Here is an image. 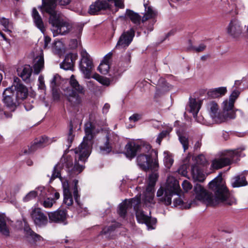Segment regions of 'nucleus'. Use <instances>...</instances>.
<instances>
[{
  "mask_svg": "<svg viewBox=\"0 0 248 248\" xmlns=\"http://www.w3.org/2000/svg\"><path fill=\"white\" fill-rule=\"evenodd\" d=\"M139 148V144L134 141H130L125 146L124 154L127 158L132 159L136 156Z\"/></svg>",
  "mask_w": 248,
  "mask_h": 248,
  "instance_id": "17",
  "label": "nucleus"
},
{
  "mask_svg": "<svg viewBox=\"0 0 248 248\" xmlns=\"http://www.w3.org/2000/svg\"><path fill=\"white\" fill-rule=\"evenodd\" d=\"M33 68L34 73L38 74L44 67V60L43 55H40L36 57L33 60Z\"/></svg>",
  "mask_w": 248,
  "mask_h": 248,
  "instance_id": "32",
  "label": "nucleus"
},
{
  "mask_svg": "<svg viewBox=\"0 0 248 248\" xmlns=\"http://www.w3.org/2000/svg\"><path fill=\"white\" fill-rule=\"evenodd\" d=\"M177 134L179 137V141L182 144L184 150L185 152L188 149L189 147L188 138L187 136L181 134L180 133H178Z\"/></svg>",
  "mask_w": 248,
  "mask_h": 248,
  "instance_id": "43",
  "label": "nucleus"
},
{
  "mask_svg": "<svg viewBox=\"0 0 248 248\" xmlns=\"http://www.w3.org/2000/svg\"><path fill=\"white\" fill-rule=\"evenodd\" d=\"M205 48H206V46L203 44H201L197 46H193L192 47V50H193L196 52H202L203 50H204L205 49Z\"/></svg>",
  "mask_w": 248,
  "mask_h": 248,
  "instance_id": "57",
  "label": "nucleus"
},
{
  "mask_svg": "<svg viewBox=\"0 0 248 248\" xmlns=\"http://www.w3.org/2000/svg\"><path fill=\"white\" fill-rule=\"evenodd\" d=\"M141 119V115L139 114H134L129 117V120L134 122H137Z\"/></svg>",
  "mask_w": 248,
  "mask_h": 248,
  "instance_id": "61",
  "label": "nucleus"
},
{
  "mask_svg": "<svg viewBox=\"0 0 248 248\" xmlns=\"http://www.w3.org/2000/svg\"><path fill=\"white\" fill-rule=\"evenodd\" d=\"M164 164L166 168L170 169L173 163V159L171 155L168 153H164Z\"/></svg>",
  "mask_w": 248,
  "mask_h": 248,
  "instance_id": "46",
  "label": "nucleus"
},
{
  "mask_svg": "<svg viewBox=\"0 0 248 248\" xmlns=\"http://www.w3.org/2000/svg\"><path fill=\"white\" fill-rule=\"evenodd\" d=\"M135 35V31L131 29L124 32L119 37L115 48L121 49L127 47L131 43Z\"/></svg>",
  "mask_w": 248,
  "mask_h": 248,
  "instance_id": "13",
  "label": "nucleus"
},
{
  "mask_svg": "<svg viewBox=\"0 0 248 248\" xmlns=\"http://www.w3.org/2000/svg\"><path fill=\"white\" fill-rule=\"evenodd\" d=\"M81 60L79 67L81 71L84 74L86 78H90L91 73L93 68L92 59L89 54L85 50H82L80 53Z\"/></svg>",
  "mask_w": 248,
  "mask_h": 248,
  "instance_id": "11",
  "label": "nucleus"
},
{
  "mask_svg": "<svg viewBox=\"0 0 248 248\" xmlns=\"http://www.w3.org/2000/svg\"><path fill=\"white\" fill-rule=\"evenodd\" d=\"M42 0V5L38 7V8L40 9L41 12V7L43 6L44 2L46 3V2H48V1H51V2H53L55 4L54 11L57 14H58V13L55 10V7H56V4H58L60 5L64 6V5H66L68 4L71 1V0Z\"/></svg>",
  "mask_w": 248,
  "mask_h": 248,
  "instance_id": "41",
  "label": "nucleus"
},
{
  "mask_svg": "<svg viewBox=\"0 0 248 248\" xmlns=\"http://www.w3.org/2000/svg\"><path fill=\"white\" fill-rule=\"evenodd\" d=\"M191 173L194 180L202 182L205 179V175L201 168L197 164L191 166Z\"/></svg>",
  "mask_w": 248,
  "mask_h": 248,
  "instance_id": "27",
  "label": "nucleus"
},
{
  "mask_svg": "<svg viewBox=\"0 0 248 248\" xmlns=\"http://www.w3.org/2000/svg\"><path fill=\"white\" fill-rule=\"evenodd\" d=\"M119 226V224L117 223H115L110 226L105 227L102 230V233L107 234L108 233H110L113 231H114L115 228L118 227Z\"/></svg>",
  "mask_w": 248,
  "mask_h": 248,
  "instance_id": "50",
  "label": "nucleus"
},
{
  "mask_svg": "<svg viewBox=\"0 0 248 248\" xmlns=\"http://www.w3.org/2000/svg\"><path fill=\"white\" fill-rule=\"evenodd\" d=\"M25 231L28 240L32 246H36L37 245V242L43 240L42 237L33 232L30 228H25Z\"/></svg>",
  "mask_w": 248,
  "mask_h": 248,
  "instance_id": "21",
  "label": "nucleus"
},
{
  "mask_svg": "<svg viewBox=\"0 0 248 248\" xmlns=\"http://www.w3.org/2000/svg\"><path fill=\"white\" fill-rule=\"evenodd\" d=\"M180 187L179 182L173 177H169L167 180L165 190L162 187L160 188L157 192L156 195L159 202H162L166 205H170L171 203V197L173 195L179 196ZM193 203H185L178 196L174 199L173 204L175 207L181 209H189Z\"/></svg>",
  "mask_w": 248,
  "mask_h": 248,
  "instance_id": "4",
  "label": "nucleus"
},
{
  "mask_svg": "<svg viewBox=\"0 0 248 248\" xmlns=\"http://www.w3.org/2000/svg\"><path fill=\"white\" fill-rule=\"evenodd\" d=\"M137 163L139 167L145 171L149 170H157L159 168L158 161L153 160L150 154H140L137 157Z\"/></svg>",
  "mask_w": 248,
  "mask_h": 248,
  "instance_id": "10",
  "label": "nucleus"
},
{
  "mask_svg": "<svg viewBox=\"0 0 248 248\" xmlns=\"http://www.w3.org/2000/svg\"><path fill=\"white\" fill-rule=\"evenodd\" d=\"M231 185L233 187H238L246 186L248 185L245 176L240 174L233 177L231 181Z\"/></svg>",
  "mask_w": 248,
  "mask_h": 248,
  "instance_id": "33",
  "label": "nucleus"
},
{
  "mask_svg": "<svg viewBox=\"0 0 248 248\" xmlns=\"http://www.w3.org/2000/svg\"><path fill=\"white\" fill-rule=\"evenodd\" d=\"M159 82L160 85L157 90V92L164 93L171 89V86L164 79H160Z\"/></svg>",
  "mask_w": 248,
  "mask_h": 248,
  "instance_id": "42",
  "label": "nucleus"
},
{
  "mask_svg": "<svg viewBox=\"0 0 248 248\" xmlns=\"http://www.w3.org/2000/svg\"><path fill=\"white\" fill-rule=\"evenodd\" d=\"M139 152H141V154H150L151 155L153 150L151 149V146L149 144L143 143L140 145Z\"/></svg>",
  "mask_w": 248,
  "mask_h": 248,
  "instance_id": "44",
  "label": "nucleus"
},
{
  "mask_svg": "<svg viewBox=\"0 0 248 248\" xmlns=\"http://www.w3.org/2000/svg\"><path fill=\"white\" fill-rule=\"evenodd\" d=\"M70 84L71 88H67L64 91V94L68 101L73 106H77L81 102V99L77 93L84 94L85 91L81 85H80L76 79L74 75H72L70 78Z\"/></svg>",
  "mask_w": 248,
  "mask_h": 248,
  "instance_id": "7",
  "label": "nucleus"
},
{
  "mask_svg": "<svg viewBox=\"0 0 248 248\" xmlns=\"http://www.w3.org/2000/svg\"><path fill=\"white\" fill-rule=\"evenodd\" d=\"M226 30L229 36L236 38L238 37L242 32L243 27L238 20L233 19L230 21Z\"/></svg>",
  "mask_w": 248,
  "mask_h": 248,
  "instance_id": "15",
  "label": "nucleus"
},
{
  "mask_svg": "<svg viewBox=\"0 0 248 248\" xmlns=\"http://www.w3.org/2000/svg\"><path fill=\"white\" fill-rule=\"evenodd\" d=\"M129 202V206L132 208L133 206L134 209L136 212L138 210H140L141 205L140 196H136L133 198L127 200Z\"/></svg>",
  "mask_w": 248,
  "mask_h": 248,
  "instance_id": "38",
  "label": "nucleus"
},
{
  "mask_svg": "<svg viewBox=\"0 0 248 248\" xmlns=\"http://www.w3.org/2000/svg\"><path fill=\"white\" fill-rule=\"evenodd\" d=\"M78 55L76 53L67 54L61 64V67L65 70H69L73 67L75 61L77 59Z\"/></svg>",
  "mask_w": 248,
  "mask_h": 248,
  "instance_id": "20",
  "label": "nucleus"
},
{
  "mask_svg": "<svg viewBox=\"0 0 248 248\" xmlns=\"http://www.w3.org/2000/svg\"><path fill=\"white\" fill-rule=\"evenodd\" d=\"M136 216L139 222L145 223L148 227L155 224L156 221V219L152 218L150 216L145 215L141 209L136 212Z\"/></svg>",
  "mask_w": 248,
  "mask_h": 248,
  "instance_id": "19",
  "label": "nucleus"
},
{
  "mask_svg": "<svg viewBox=\"0 0 248 248\" xmlns=\"http://www.w3.org/2000/svg\"><path fill=\"white\" fill-rule=\"evenodd\" d=\"M112 53H108L106 55L103 59L102 62L100 64L98 67V70L102 74H107L110 68L109 65V61L112 57Z\"/></svg>",
  "mask_w": 248,
  "mask_h": 248,
  "instance_id": "29",
  "label": "nucleus"
},
{
  "mask_svg": "<svg viewBox=\"0 0 248 248\" xmlns=\"http://www.w3.org/2000/svg\"><path fill=\"white\" fill-rule=\"evenodd\" d=\"M202 140H197L194 144V148L195 150H197L200 148L202 146Z\"/></svg>",
  "mask_w": 248,
  "mask_h": 248,
  "instance_id": "63",
  "label": "nucleus"
},
{
  "mask_svg": "<svg viewBox=\"0 0 248 248\" xmlns=\"http://www.w3.org/2000/svg\"><path fill=\"white\" fill-rule=\"evenodd\" d=\"M37 196V193L36 191H31L24 197L23 201L25 202H29L35 199Z\"/></svg>",
  "mask_w": 248,
  "mask_h": 248,
  "instance_id": "49",
  "label": "nucleus"
},
{
  "mask_svg": "<svg viewBox=\"0 0 248 248\" xmlns=\"http://www.w3.org/2000/svg\"><path fill=\"white\" fill-rule=\"evenodd\" d=\"M124 61V65L123 66L122 62H120L118 65L115 66L112 71V76L114 78H117L120 76L128 67V63L130 62L131 55L129 52L126 53L125 55L123 58Z\"/></svg>",
  "mask_w": 248,
  "mask_h": 248,
  "instance_id": "16",
  "label": "nucleus"
},
{
  "mask_svg": "<svg viewBox=\"0 0 248 248\" xmlns=\"http://www.w3.org/2000/svg\"><path fill=\"white\" fill-rule=\"evenodd\" d=\"M85 136L83 142L78 148L75 149L76 154L74 163L73 158L69 155L63 156L61 159L63 167H65L70 176L74 177L80 173L84 169V163L90 154L92 140L95 134L99 132L91 122L85 124Z\"/></svg>",
  "mask_w": 248,
  "mask_h": 248,
  "instance_id": "1",
  "label": "nucleus"
},
{
  "mask_svg": "<svg viewBox=\"0 0 248 248\" xmlns=\"http://www.w3.org/2000/svg\"><path fill=\"white\" fill-rule=\"evenodd\" d=\"M207 111L213 120L217 123H220L225 121V117L220 114L217 104L213 101H210L206 104Z\"/></svg>",
  "mask_w": 248,
  "mask_h": 248,
  "instance_id": "12",
  "label": "nucleus"
},
{
  "mask_svg": "<svg viewBox=\"0 0 248 248\" xmlns=\"http://www.w3.org/2000/svg\"><path fill=\"white\" fill-rule=\"evenodd\" d=\"M156 171L152 170V173L149 176L148 185L146 187L147 190H154V186L158 177Z\"/></svg>",
  "mask_w": 248,
  "mask_h": 248,
  "instance_id": "37",
  "label": "nucleus"
},
{
  "mask_svg": "<svg viewBox=\"0 0 248 248\" xmlns=\"http://www.w3.org/2000/svg\"><path fill=\"white\" fill-rule=\"evenodd\" d=\"M59 79L60 77L58 75L56 74L53 76L52 80H51L50 86L51 88H55L57 87Z\"/></svg>",
  "mask_w": 248,
  "mask_h": 248,
  "instance_id": "55",
  "label": "nucleus"
},
{
  "mask_svg": "<svg viewBox=\"0 0 248 248\" xmlns=\"http://www.w3.org/2000/svg\"><path fill=\"white\" fill-rule=\"evenodd\" d=\"M8 219L4 214H0V233L6 237L10 235V231L7 225Z\"/></svg>",
  "mask_w": 248,
  "mask_h": 248,
  "instance_id": "23",
  "label": "nucleus"
},
{
  "mask_svg": "<svg viewBox=\"0 0 248 248\" xmlns=\"http://www.w3.org/2000/svg\"><path fill=\"white\" fill-rule=\"evenodd\" d=\"M154 197V190H147L146 189L142 200L143 206H145L147 207H153L155 204Z\"/></svg>",
  "mask_w": 248,
  "mask_h": 248,
  "instance_id": "24",
  "label": "nucleus"
},
{
  "mask_svg": "<svg viewBox=\"0 0 248 248\" xmlns=\"http://www.w3.org/2000/svg\"><path fill=\"white\" fill-rule=\"evenodd\" d=\"M110 108V105L108 104H105L103 108V113H107Z\"/></svg>",
  "mask_w": 248,
  "mask_h": 248,
  "instance_id": "64",
  "label": "nucleus"
},
{
  "mask_svg": "<svg viewBox=\"0 0 248 248\" xmlns=\"http://www.w3.org/2000/svg\"><path fill=\"white\" fill-rule=\"evenodd\" d=\"M124 4L122 0H98L92 3L89 7L90 15H98L102 11L109 10L116 12L118 9H124Z\"/></svg>",
  "mask_w": 248,
  "mask_h": 248,
  "instance_id": "6",
  "label": "nucleus"
},
{
  "mask_svg": "<svg viewBox=\"0 0 248 248\" xmlns=\"http://www.w3.org/2000/svg\"><path fill=\"white\" fill-rule=\"evenodd\" d=\"M53 141V140L48 138L46 136H42L41 138L36 139L34 142L31 146L29 150L30 152H33L38 149L43 148Z\"/></svg>",
  "mask_w": 248,
  "mask_h": 248,
  "instance_id": "18",
  "label": "nucleus"
},
{
  "mask_svg": "<svg viewBox=\"0 0 248 248\" xmlns=\"http://www.w3.org/2000/svg\"><path fill=\"white\" fill-rule=\"evenodd\" d=\"M32 16L33 18L34 23L35 26L43 32L45 31L44 24L38 11L35 8H33Z\"/></svg>",
  "mask_w": 248,
  "mask_h": 248,
  "instance_id": "30",
  "label": "nucleus"
},
{
  "mask_svg": "<svg viewBox=\"0 0 248 248\" xmlns=\"http://www.w3.org/2000/svg\"><path fill=\"white\" fill-rule=\"evenodd\" d=\"M189 111L192 113L193 117H195L200 109V105L199 102H198L195 99L191 98L189 99Z\"/></svg>",
  "mask_w": 248,
  "mask_h": 248,
  "instance_id": "36",
  "label": "nucleus"
},
{
  "mask_svg": "<svg viewBox=\"0 0 248 248\" xmlns=\"http://www.w3.org/2000/svg\"><path fill=\"white\" fill-rule=\"evenodd\" d=\"M75 186L74 187V191H73V195L75 199V200L76 202L77 203L78 205L80 207L82 208V204L79 202V195L78 193V181L77 180H75L74 181Z\"/></svg>",
  "mask_w": 248,
  "mask_h": 248,
  "instance_id": "48",
  "label": "nucleus"
},
{
  "mask_svg": "<svg viewBox=\"0 0 248 248\" xmlns=\"http://www.w3.org/2000/svg\"><path fill=\"white\" fill-rule=\"evenodd\" d=\"M38 88L40 90L45 91L46 89V86L45 84V81L44 77L42 76H40L38 78Z\"/></svg>",
  "mask_w": 248,
  "mask_h": 248,
  "instance_id": "56",
  "label": "nucleus"
},
{
  "mask_svg": "<svg viewBox=\"0 0 248 248\" xmlns=\"http://www.w3.org/2000/svg\"><path fill=\"white\" fill-rule=\"evenodd\" d=\"M230 100H226L223 102V117L226 119H234L235 118V113L233 110V106L230 107Z\"/></svg>",
  "mask_w": 248,
  "mask_h": 248,
  "instance_id": "26",
  "label": "nucleus"
},
{
  "mask_svg": "<svg viewBox=\"0 0 248 248\" xmlns=\"http://www.w3.org/2000/svg\"><path fill=\"white\" fill-rule=\"evenodd\" d=\"M239 94V92L237 91H234L232 92V93L230 96L229 99V100H230V103H229L230 107L234 106V103L235 100L236 99V98L238 97Z\"/></svg>",
  "mask_w": 248,
  "mask_h": 248,
  "instance_id": "51",
  "label": "nucleus"
},
{
  "mask_svg": "<svg viewBox=\"0 0 248 248\" xmlns=\"http://www.w3.org/2000/svg\"><path fill=\"white\" fill-rule=\"evenodd\" d=\"M67 213L63 210H57L56 211L48 214V217L52 222H61L65 220L66 217Z\"/></svg>",
  "mask_w": 248,
  "mask_h": 248,
  "instance_id": "22",
  "label": "nucleus"
},
{
  "mask_svg": "<svg viewBox=\"0 0 248 248\" xmlns=\"http://www.w3.org/2000/svg\"><path fill=\"white\" fill-rule=\"evenodd\" d=\"M196 164L197 165H204L206 164L207 160L204 155H198L195 158Z\"/></svg>",
  "mask_w": 248,
  "mask_h": 248,
  "instance_id": "52",
  "label": "nucleus"
},
{
  "mask_svg": "<svg viewBox=\"0 0 248 248\" xmlns=\"http://www.w3.org/2000/svg\"><path fill=\"white\" fill-rule=\"evenodd\" d=\"M54 203H55V200L52 198H48L43 201L42 204L45 208H50Z\"/></svg>",
  "mask_w": 248,
  "mask_h": 248,
  "instance_id": "53",
  "label": "nucleus"
},
{
  "mask_svg": "<svg viewBox=\"0 0 248 248\" xmlns=\"http://www.w3.org/2000/svg\"><path fill=\"white\" fill-rule=\"evenodd\" d=\"M126 16L131 20V21L136 24L139 25L141 21V16L132 10L127 9L126 10Z\"/></svg>",
  "mask_w": 248,
  "mask_h": 248,
  "instance_id": "35",
  "label": "nucleus"
},
{
  "mask_svg": "<svg viewBox=\"0 0 248 248\" xmlns=\"http://www.w3.org/2000/svg\"><path fill=\"white\" fill-rule=\"evenodd\" d=\"M55 4L53 2H43L41 7V13H45L49 15V23L51 25V30L54 36L58 35H64L69 32L75 36L79 37L83 30L82 24L72 25L68 22L63 20L60 14L54 11Z\"/></svg>",
  "mask_w": 248,
  "mask_h": 248,
  "instance_id": "3",
  "label": "nucleus"
},
{
  "mask_svg": "<svg viewBox=\"0 0 248 248\" xmlns=\"http://www.w3.org/2000/svg\"><path fill=\"white\" fill-rule=\"evenodd\" d=\"M103 144L100 146V153L103 155L107 154L112 150V145L118 140L117 134L110 130L104 132Z\"/></svg>",
  "mask_w": 248,
  "mask_h": 248,
  "instance_id": "9",
  "label": "nucleus"
},
{
  "mask_svg": "<svg viewBox=\"0 0 248 248\" xmlns=\"http://www.w3.org/2000/svg\"><path fill=\"white\" fill-rule=\"evenodd\" d=\"M227 93V89L224 87L211 89L207 93V95L211 98H217L224 95Z\"/></svg>",
  "mask_w": 248,
  "mask_h": 248,
  "instance_id": "34",
  "label": "nucleus"
},
{
  "mask_svg": "<svg viewBox=\"0 0 248 248\" xmlns=\"http://www.w3.org/2000/svg\"><path fill=\"white\" fill-rule=\"evenodd\" d=\"M28 94V89L18 78H15L13 85L6 88L3 93V101L11 110H14Z\"/></svg>",
  "mask_w": 248,
  "mask_h": 248,
  "instance_id": "5",
  "label": "nucleus"
},
{
  "mask_svg": "<svg viewBox=\"0 0 248 248\" xmlns=\"http://www.w3.org/2000/svg\"><path fill=\"white\" fill-rule=\"evenodd\" d=\"M53 97L54 100H58L60 99V93L56 88H52Z\"/></svg>",
  "mask_w": 248,
  "mask_h": 248,
  "instance_id": "60",
  "label": "nucleus"
},
{
  "mask_svg": "<svg viewBox=\"0 0 248 248\" xmlns=\"http://www.w3.org/2000/svg\"><path fill=\"white\" fill-rule=\"evenodd\" d=\"M32 71V68L30 65H25L22 68L17 70L18 75L25 81L29 80Z\"/></svg>",
  "mask_w": 248,
  "mask_h": 248,
  "instance_id": "28",
  "label": "nucleus"
},
{
  "mask_svg": "<svg viewBox=\"0 0 248 248\" xmlns=\"http://www.w3.org/2000/svg\"><path fill=\"white\" fill-rule=\"evenodd\" d=\"M62 188L64 197L63 202L68 206H71L73 203V200L67 181L62 182Z\"/></svg>",
  "mask_w": 248,
  "mask_h": 248,
  "instance_id": "25",
  "label": "nucleus"
},
{
  "mask_svg": "<svg viewBox=\"0 0 248 248\" xmlns=\"http://www.w3.org/2000/svg\"><path fill=\"white\" fill-rule=\"evenodd\" d=\"M30 215L32 220L36 225L42 227L47 224V217L40 208L33 209Z\"/></svg>",
  "mask_w": 248,
  "mask_h": 248,
  "instance_id": "14",
  "label": "nucleus"
},
{
  "mask_svg": "<svg viewBox=\"0 0 248 248\" xmlns=\"http://www.w3.org/2000/svg\"><path fill=\"white\" fill-rule=\"evenodd\" d=\"M59 165H56L53 169V172L50 178V181L54 180L56 178H59L62 183L65 182L66 180L63 181L61 177L60 170L58 168Z\"/></svg>",
  "mask_w": 248,
  "mask_h": 248,
  "instance_id": "47",
  "label": "nucleus"
},
{
  "mask_svg": "<svg viewBox=\"0 0 248 248\" xmlns=\"http://www.w3.org/2000/svg\"><path fill=\"white\" fill-rule=\"evenodd\" d=\"M129 208H131L129 206V202H127V200H125L119 205L118 213L120 216L124 217L126 214L127 210Z\"/></svg>",
  "mask_w": 248,
  "mask_h": 248,
  "instance_id": "39",
  "label": "nucleus"
},
{
  "mask_svg": "<svg viewBox=\"0 0 248 248\" xmlns=\"http://www.w3.org/2000/svg\"><path fill=\"white\" fill-rule=\"evenodd\" d=\"M168 132L167 131H162L158 136V137L156 139V142L158 144H160L161 140L166 136L167 135Z\"/></svg>",
  "mask_w": 248,
  "mask_h": 248,
  "instance_id": "59",
  "label": "nucleus"
},
{
  "mask_svg": "<svg viewBox=\"0 0 248 248\" xmlns=\"http://www.w3.org/2000/svg\"><path fill=\"white\" fill-rule=\"evenodd\" d=\"M0 24H1L3 28V30L5 32L10 33L12 31V24L9 22V20L7 18L4 17L0 18Z\"/></svg>",
  "mask_w": 248,
  "mask_h": 248,
  "instance_id": "40",
  "label": "nucleus"
},
{
  "mask_svg": "<svg viewBox=\"0 0 248 248\" xmlns=\"http://www.w3.org/2000/svg\"><path fill=\"white\" fill-rule=\"evenodd\" d=\"M62 46V44L61 41H56L55 42V47L58 50L61 51Z\"/></svg>",
  "mask_w": 248,
  "mask_h": 248,
  "instance_id": "62",
  "label": "nucleus"
},
{
  "mask_svg": "<svg viewBox=\"0 0 248 248\" xmlns=\"http://www.w3.org/2000/svg\"><path fill=\"white\" fill-rule=\"evenodd\" d=\"M209 188L214 192V196L209 193L200 184L194 186L195 198L207 205L215 206L220 203L232 205L234 201L230 199L228 189L223 181L221 174L209 183Z\"/></svg>",
  "mask_w": 248,
  "mask_h": 248,
  "instance_id": "2",
  "label": "nucleus"
},
{
  "mask_svg": "<svg viewBox=\"0 0 248 248\" xmlns=\"http://www.w3.org/2000/svg\"><path fill=\"white\" fill-rule=\"evenodd\" d=\"M93 78H94L102 85L108 86L110 84V81L108 78L102 77L99 74H94L93 76Z\"/></svg>",
  "mask_w": 248,
  "mask_h": 248,
  "instance_id": "45",
  "label": "nucleus"
},
{
  "mask_svg": "<svg viewBox=\"0 0 248 248\" xmlns=\"http://www.w3.org/2000/svg\"><path fill=\"white\" fill-rule=\"evenodd\" d=\"M238 156L240 155L238 150L226 151L219 158L212 161L211 167L213 169L218 170L230 165L235 160V157Z\"/></svg>",
  "mask_w": 248,
  "mask_h": 248,
  "instance_id": "8",
  "label": "nucleus"
},
{
  "mask_svg": "<svg viewBox=\"0 0 248 248\" xmlns=\"http://www.w3.org/2000/svg\"><path fill=\"white\" fill-rule=\"evenodd\" d=\"M182 186L184 190L186 192L188 191L189 190L191 189L192 188V185L187 180L184 181L182 184Z\"/></svg>",
  "mask_w": 248,
  "mask_h": 248,
  "instance_id": "58",
  "label": "nucleus"
},
{
  "mask_svg": "<svg viewBox=\"0 0 248 248\" xmlns=\"http://www.w3.org/2000/svg\"><path fill=\"white\" fill-rule=\"evenodd\" d=\"M144 6L145 10V13L141 19L142 22H144L149 19H154L156 16V12L153 9L152 7L148 6V4L147 3H144Z\"/></svg>",
  "mask_w": 248,
  "mask_h": 248,
  "instance_id": "31",
  "label": "nucleus"
},
{
  "mask_svg": "<svg viewBox=\"0 0 248 248\" xmlns=\"http://www.w3.org/2000/svg\"><path fill=\"white\" fill-rule=\"evenodd\" d=\"M75 135L73 134V125L71 123L69 125V130L68 134L67 141L71 144L74 140Z\"/></svg>",
  "mask_w": 248,
  "mask_h": 248,
  "instance_id": "54",
  "label": "nucleus"
}]
</instances>
